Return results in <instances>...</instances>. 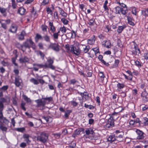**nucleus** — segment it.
Instances as JSON below:
<instances>
[{"mask_svg": "<svg viewBox=\"0 0 148 148\" xmlns=\"http://www.w3.org/2000/svg\"><path fill=\"white\" fill-rule=\"evenodd\" d=\"M31 47L34 50L36 49L35 45L31 38L27 39L22 44L18 45V48L23 52L26 51L27 49H29Z\"/></svg>", "mask_w": 148, "mask_h": 148, "instance_id": "f257e3e1", "label": "nucleus"}, {"mask_svg": "<svg viewBox=\"0 0 148 148\" xmlns=\"http://www.w3.org/2000/svg\"><path fill=\"white\" fill-rule=\"evenodd\" d=\"M53 101V98L50 97H42L41 99H38L35 101L37 104V107H40L41 106L44 107L46 104Z\"/></svg>", "mask_w": 148, "mask_h": 148, "instance_id": "f03ea898", "label": "nucleus"}, {"mask_svg": "<svg viewBox=\"0 0 148 148\" xmlns=\"http://www.w3.org/2000/svg\"><path fill=\"white\" fill-rule=\"evenodd\" d=\"M48 138L47 134L45 132H42L41 133L40 136L37 137V140L43 143H45Z\"/></svg>", "mask_w": 148, "mask_h": 148, "instance_id": "7ed1b4c3", "label": "nucleus"}, {"mask_svg": "<svg viewBox=\"0 0 148 148\" xmlns=\"http://www.w3.org/2000/svg\"><path fill=\"white\" fill-rule=\"evenodd\" d=\"M70 47L71 48L70 51L73 54L78 56L80 53L81 50L79 47H76L73 45H71Z\"/></svg>", "mask_w": 148, "mask_h": 148, "instance_id": "20e7f679", "label": "nucleus"}, {"mask_svg": "<svg viewBox=\"0 0 148 148\" xmlns=\"http://www.w3.org/2000/svg\"><path fill=\"white\" fill-rule=\"evenodd\" d=\"M136 132L137 135V139L138 140L143 139L145 137L144 133L140 130L137 129Z\"/></svg>", "mask_w": 148, "mask_h": 148, "instance_id": "39448f33", "label": "nucleus"}, {"mask_svg": "<svg viewBox=\"0 0 148 148\" xmlns=\"http://www.w3.org/2000/svg\"><path fill=\"white\" fill-rule=\"evenodd\" d=\"M47 62L49 63L48 64H47V63L45 64V65L47 66V68H49L52 70L55 69V67L53 65V64L54 62V60L50 58L47 59Z\"/></svg>", "mask_w": 148, "mask_h": 148, "instance_id": "423d86ee", "label": "nucleus"}, {"mask_svg": "<svg viewBox=\"0 0 148 148\" xmlns=\"http://www.w3.org/2000/svg\"><path fill=\"white\" fill-rule=\"evenodd\" d=\"M49 48H51L56 51H58L60 50L59 45L55 43H51L49 47Z\"/></svg>", "mask_w": 148, "mask_h": 148, "instance_id": "0eeeda50", "label": "nucleus"}, {"mask_svg": "<svg viewBox=\"0 0 148 148\" xmlns=\"http://www.w3.org/2000/svg\"><path fill=\"white\" fill-rule=\"evenodd\" d=\"M17 29V26L15 24H12L9 30V31L12 33H15Z\"/></svg>", "mask_w": 148, "mask_h": 148, "instance_id": "6e6552de", "label": "nucleus"}, {"mask_svg": "<svg viewBox=\"0 0 148 148\" xmlns=\"http://www.w3.org/2000/svg\"><path fill=\"white\" fill-rule=\"evenodd\" d=\"M30 136L28 134H25L23 135V138L25 139L24 141L26 143L29 144L31 142V140L29 139Z\"/></svg>", "mask_w": 148, "mask_h": 148, "instance_id": "1a4fd4ad", "label": "nucleus"}, {"mask_svg": "<svg viewBox=\"0 0 148 148\" xmlns=\"http://www.w3.org/2000/svg\"><path fill=\"white\" fill-rule=\"evenodd\" d=\"M95 41V35H93L90 39H88V43L90 45H93Z\"/></svg>", "mask_w": 148, "mask_h": 148, "instance_id": "9d476101", "label": "nucleus"}, {"mask_svg": "<svg viewBox=\"0 0 148 148\" xmlns=\"http://www.w3.org/2000/svg\"><path fill=\"white\" fill-rule=\"evenodd\" d=\"M103 45L104 46L107 48H109L111 47V42L109 40H104L103 42Z\"/></svg>", "mask_w": 148, "mask_h": 148, "instance_id": "9b49d317", "label": "nucleus"}, {"mask_svg": "<svg viewBox=\"0 0 148 148\" xmlns=\"http://www.w3.org/2000/svg\"><path fill=\"white\" fill-rule=\"evenodd\" d=\"M108 141L112 143L116 140V137L115 135H112L109 136L107 139Z\"/></svg>", "mask_w": 148, "mask_h": 148, "instance_id": "f8f14e48", "label": "nucleus"}, {"mask_svg": "<svg viewBox=\"0 0 148 148\" xmlns=\"http://www.w3.org/2000/svg\"><path fill=\"white\" fill-rule=\"evenodd\" d=\"M123 133L121 132L120 134L115 135L116 140L121 141L122 140L123 137Z\"/></svg>", "mask_w": 148, "mask_h": 148, "instance_id": "ddd939ff", "label": "nucleus"}, {"mask_svg": "<svg viewBox=\"0 0 148 148\" xmlns=\"http://www.w3.org/2000/svg\"><path fill=\"white\" fill-rule=\"evenodd\" d=\"M21 82V80L18 77H15L14 84L17 86L18 87L20 85Z\"/></svg>", "mask_w": 148, "mask_h": 148, "instance_id": "4468645a", "label": "nucleus"}, {"mask_svg": "<svg viewBox=\"0 0 148 148\" xmlns=\"http://www.w3.org/2000/svg\"><path fill=\"white\" fill-rule=\"evenodd\" d=\"M83 46V51L84 53H87L90 49V47L89 45L86 46L85 45H82Z\"/></svg>", "mask_w": 148, "mask_h": 148, "instance_id": "2eb2a0df", "label": "nucleus"}, {"mask_svg": "<svg viewBox=\"0 0 148 148\" xmlns=\"http://www.w3.org/2000/svg\"><path fill=\"white\" fill-rule=\"evenodd\" d=\"M26 34L25 32L22 31L18 36V39L20 40H23L24 39V36Z\"/></svg>", "mask_w": 148, "mask_h": 148, "instance_id": "dca6fc26", "label": "nucleus"}, {"mask_svg": "<svg viewBox=\"0 0 148 148\" xmlns=\"http://www.w3.org/2000/svg\"><path fill=\"white\" fill-rule=\"evenodd\" d=\"M49 25L50 26V30L52 33L55 32L56 31V27L53 25V23L49 21Z\"/></svg>", "mask_w": 148, "mask_h": 148, "instance_id": "f3484780", "label": "nucleus"}, {"mask_svg": "<svg viewBox=\"0 0 148 148\" xmlns=\"http://www.w3.org/2000/svg\"><path fill=\"white\" fill-rule=\"evenodd\" d=\"M7 10V8L0 7V12L3 14V16H5L7 15L6 12Z\"/></svg>", "mask_w": 148, "mask_h": 148, "instance_id": "a211bd4d", "label": "nucleus"}, {"mask_svg": "<svg viewBox=\"0 0 148 148\" xmlns=\"http://www.w3.org/2000/svg\"><path fill=\"white\" fill-rule=\"evenodd\" d=\"M58 8L60 13V14L64 17H66L67 16V14L60 7H58Z\"/></svg>", "mask_w": 148, "mask_h": 148, "instance_id": "6ab92c4d", "label": "nucleus"}, {"mask_svg": "<svg viewBox=\"0 0 148 148\" xmlns=\"http://www.w3.org/2000/svg\"><path fill=\"white\" fill-rule=\"evenodd\" d=\"M25 12V9L23 7H21L18 10V13L21 15L24 14Z\"/></svg>", "mask_w": 148, "mask_h": 148, "instance_id": "aec40b11", "label": "nucleus"}, {"mask_svg": "<svg viewBox=\"0 0 148 148\" xmlns=\"http://www.w3.org/2000/svg\"><path fill=\"white\" fill-rule=\"evenodd\" d=\"M19 60L20 63H25L28 62L29 59L27 57L25 56L20 58Z\"/></svg>", "mask_w": 148, "mask_h": 148, "instance_id": "412c9836", "label": "nucleus"}, {"mask_svg": "<svg viewBox=\"0 0 148 148\" xmlns=\"http://www.w3.org/2000/svg\"><path fill=\"white\" fill-rule=\"evenodd\" d=\"M127 20L128 23L130 25L134 26V23L132 21V18L131 16H127Z\"/></svg>", "mask_w": 148, "mask_h": 148, "instance_id": "4be33fe9", "label": "nucleus"}, {"mask_svg": "<svg viewBox=\"0 0 148 148\" xmlns=\"http://www.w3.org/2000/svg\"><path fill=\"white\" fill-rule=\"evenodd\" d=\"M126 27L125 25H123L122 26H119L117 29V31L119 33H121L122 31Z\"/></svg>", "mask_w": 148, "mask_h": 148, "instance_id": "5701e85b", "label": "nucleus"}, {"mask_svg": "<svg viewBox=\"0 0 148 148\" xmlns=\"http://www.w3.org/2000/svg\"><path fill=\"white\" fill-rule=\"evenodd\" d=\"M33 65L35 66H37L39 68H47V66L45 64H34Z\"/></svg>", "mask_w": 148, "mask_h": 148, "instance_id": "b1692460", "label": "nucleus"}, {"mask_svg": "<svg viewBox=\"0 0 148 148\" xmlns=\"http://www.w3.org/2000/svg\"><path fill=\"white\" fill-rule=\"evenodd\" d=\"M86 134L88 135L90 134H92L94 133V132L92 129L91 128L87 129L85 131Z\"/></svg>", "mask_w": 148, "mask_h": 148, "instance_id": "393cba45", "label": "nucleus"}, {"mask_svg": "<svg viewBox=\"0 0 148 148\" xmlns=\"http://www.w3.org/2000/svg\"><path fill=\"white\" fill-rule=\"evenodd\" d=\"M88 24L90 26H94L96 23L95 19L94 18H92L89 19V20Z\"/></svg>", "mask_w": 148, "mask_h": 148, "instance_id": "a878e982", "label": "nucleus"}, {"mask_svg": "<svg viewBox=\"0 0 148 148\" xmlns=\"http://www.w3.org/2000/svg\"><path fill=\"white\" fill-rule=\"evenodd\" d=\"M108 2L107 0H106L104 3L103 8L104 9V10L106 11H108L109 9L107 6Z\"/></svg>", "mask_w": 148, "mask_h": 148, "instance_id": "bb28decb", "label": "nucleus"}, {"mask_svg": "<svg viewBox=\"0 0 148 148\" xmlns=\"http://www.w3.org/2000/svg\"><path fill=\"white\" fill-rule=\"evenodd\" d=\"M127 8H121L120 12H121L122 14L125 15V14L127 13Z\"/></svg>", "mask_w": 148, "mask_h": 148, "instance_id": "cd10ccee", "label": "nucleus"}, {"mask_svg": "<svg viewBox=\"0 0 148 148\" xmlns=\"http://www.w3.org/2000/svg\"><path fill=\"white\" fill-rule=\"evenodd\" d=\"M30 81L32 83H33L34 84L37 85L39 84V82L38 80L32 78L30 80Z\"/></svg>", "mask_w": 148, "mask_h": 148, "instance_id": "c85d7f7f", "label": "nucleus"}, {"mask_svg": "<svg viewBox=\"0 0 148 148\" xmlns=\"http://www.w3.org/2000/svg\"><path fill=\"white\" fill-rule=\"evenodd\" d=\"M125 86V85L123 83H118L117 84V87L118 88L120 89H121L124 88Z\"/></svg>", "mask_w": 148, "mask_h": 148, "instance_id": "c756f323", "label": "nucleus"}, {"mask_svg": "<svg viewBox=\"0 0 148 148\" xmlns=\"http://www.w3.org/2000/svg\"><path fill=\"white\" fill-rule=\"evenodd\" d=\"M121 8L119 6H117L115 8L114 10L115 13L116 14H120Z\"/></svg>", "mask_w": 148, "mask_h": 148, "instance_id": "7c9ffc66", "label": "nucleus"}, {"mask_svg": "<svg viewBox=\"0 0 148 148\" xmlns=\"http://www.w3.org/2000/svg\"><path fill=\"white\" fill-rule=\"evenodd\" d=\"M35 52L36 53L37 55H39L41 58H44L45 54L42 51H40L37 50Z\"/></svg>", "mask_w": 148, "mask_h": 148, "instance_id": "2f4dec72", "label": "nucleus"}, {"mask_svg": "<svg viewBox=\"0 0 148 148\" xmlns=\"http://www.w3.org/2000/svg\"><path fill=\"white\" fill-rule=\"evenodd\" d=\"M144 122H143V125L147 126L148 125V118L147 117H144L143 118Z\"/></svg>", "mask_w": 148, "mask_h": 148, "instance_id": "473e14b6", "label": "nucleus"}, {"mask_svg": "<svg viewBox=\"0 0 148 148\" xmlns=\"http://www.w3.org/2000/svg\"><path fill=\"white\" fill-rule=\"evenodd\" d=\"M42 39V37L41 36V35L38 34H36V37H35V40L36 42H37L38 41V40L39 39Z\"/></svg>", "mask_w": 148, "mask_h": 148, "instance_id": "72a5a7b5", "label": "nucleus"}, {"mask_svg": "<svg viewBox=\"0 0 148 148\" xmlns=\"http://www.w3.org/2000/svg\"><path fill=\"white\" fill-rule=\"evenodd\" d=\"M23 97L24 100L27 102H31V100L29 98H28L25 95H23Z\"/></svg>", "mask_w": 148, "mask_h": 148, "instance_id": "f704fd0d", "label": "nucleus"}, {"mask_svg": "<svg viewBox=\"0 0 148 148\" xmlns=\"http://www.w3.org/2000/svg\"><path fill=\"white\" fill-rule=\"evenodd\" d=\"M92 50L95 52V55H96L97 53H99V48L98 47L96 48H92Z\"/></svg>", "mask_w": 148, "mask_h": 148, "instance_id": "c9c22d12", "label": "nucleus"}, {"mask_svg": "<svg viewBox=\"0 0 148 148\" xmlns=\"http://www.w3.org/2000/svg\"><path fill=\"white\" fill-rule=\"evenodd\" d=\"M108 123L114 125V120L112 117H110L108 119Z\"/></svg>", "mask_w": 148, "mask_h": 148, "instance_id": "e433bc0d", "label": "nucleus"}, {"mask_svg": "<svg viewBox=\"0 0 148 148\" xmlns=\"http://www.w3.org/2000/svg\"><path fill=\"white\" fill-rule=\"evenodd\" d=\"M45 40L47 42H49L50 41V37L47 35H45L43 37Z\"/></svg>", "mask_w": 148, "mask_h": 148, "instance_id": "4c0bfd02", "label": "nucleus"}, {"mask_svg": "<svg viewBox=\"0 0 148 148\" xmlns=\"http://www.w3.org/2000/svg\"><path fill=\"white\" fill-rule=\"evenodd\" d=\"M60 31L63 34L65 33L66 31V27L64 26H63L62 27H60Z\"/></svg>", "mask_w": 148, "mask_h": 148, "instance_id": "58836bf2", "label": "nucleus"}, {"mask_svg": "<svg viewBox=\"0 0 148 148\" xmlns=\"http://www.w3.org/2000/svg\"><path fill=\"white\" fill-rule=\"evenodd\" d=\"M26 103L24 102H22L21 104V108L24 111H25L26 110V108L25 107V106Z\"/></svg>", "mask_w": 148, "mask_h": 148, "instance_id": "ea45409f", "label": "nucleus"}, {"mask_svg": "<svg viewBox=\"0 0 148 148\" xmlns=\"http://www.w3.org/2000/svg\"><path fill=\"white\" fill-rule=\"evenodd\" d=\"M61 21L65 25H66L68 24V21L64 18L61 19Z\"/></svg>", "mask_w": 148, "mask_h": 148, "instance_id": "a19ab883", "label": "nucleus"}, {"mask_svg": "<svg viewBox=\"0 0 148 148\" xmlns=\"http://www.w3.org/2000/svg\"><path fill=\"white\" fill-rule=\"evenodd\" d=\"M53 34L52 35L53 36V38L54 39H58V37L59 36V34H58V33H56V32H54L53 33Z\"/></svg>", "mask_w": 148, "mask_h": 148, "instance_id": "79ce46f5", "label": "nucleus"}, {"mask_svg": "<svg viewBox=\"0 0 148 148\" xmlns=\"http://www.w3.org/2000/svg\"><path fill=\"white\" fill-rule=\"evenodd\" d=\"M16 130L17 131L21 132H23L25 130V127H21V128H16Z\"/></svg>", "mask_w": 148, "mask_h": 148, "instance_id": "37998d69", "label": "nucleus"}, {"mask_svg": "<svg viewBox=\"0 0 148 148\" xmlns=\"http://www.w3.org/2000/svg\"><path fill=\"white\" fill-rule=\"evenodd\" d=\"M47 28V26L46 25H41V29L43 31L46 32Z\"/></svg>", "mask_w": 148, "mask_h": 148, "instance_id": "c03bdc74", "label": "nucleus"}, {"mask_svg": "<svg viewBox=\"0 0 148 148\" xmlns=\"http://www.w3.org/2000/svg\"><path fill=\"white\" fill-rule=\"evenodd\" d=\"M99 77L101 78V79H103L105 76L104 75L103 73L102 72L100 71L99 73Z\"/></svg>", "mask_w": 148, "mask_h": 148, "instance_id": "a18cd8bd", "label": "nucleus"}, {"mask_svg": "<svg viewBox=\"0 0 148 148\" xmlns=\"http://www.w3.org/2000/svg\"><path fill=\"white\" fill-rule=\"evenodd\" d=\"M12 6L13 9H15L16 8V5L15 3V1H12Z\"/></svg>", "mask_w": 148, "mask_h": 148, "instance_id": "49530a36", "label": "nucleus"}, {"mask_svg": "<svg viewBox=\"0 0 148 148\" xmlns=\"http://www.w3.org/2000/svg\"><path fill=\"white\" fill-rule=\"evenodd\" d=\"M119 61L118 60H115L114 64V66L115 67H117L119 65Z\"/></svg>", "mask_w": 148, "mask_h": 148, "instance_id": "de8ad7c7", "label": "nucleus"}, {"mask_svg": "<svg viewBox=\"0 0 148 148\" xmlns=\"http://www.w3.org/2000/svg\"><path fill=\"white\" fill-rule=\"evenodd\" d=\"M46 11L47 14H50L51 15L52 14V11L49 8H47L46 9Z\"/></svg>", "mask_w": 148, "mask_h": 148, "instance_id": "09e8293b", "label": "nucleus"}, {"mask_svg": "<svg viewBox=\"0 0 148 148\" xmlns=\"http://www.w3.org/2000/svg\"><path fill=\"white\" fill-rule=\"evenodd\" d=\"M77 82H78L75 79H72L70 80V84L74 85Z\"/></svg>", "mask_w": 148, "mask_h": 148, "instance_id": "8fccbe9b", "label": "nucleus"}, {"mask_svg": "<svg viewBox=\"0 0 148 148\" xmlns=\"http://www.w3.org/2000/svg\"><path fill=\"white\" fill-rule=\"evenodd\" d=\"M0 128L3 131H6L7 130V128L3 125H0Z\"/></svg>", "mask_w": 148, "mask_h": 148, "instance_id": "3c124183", "label": "nucleus"}, {"mask_svg": "<svg viewBox=\"0 0 148 148\" xmlns=\"http://www.w3.org/2000/svg\"><path fill=\"white\" fill-rule=\"evenodd\" d=\"M147 93L145 90H144V91H143L141 94V96L143 97H147Z\"/></svg>", "mask_w": 148, "mask_h": 148, "instance_id": "603ef678", "label": "nucleus"}, {"mask_svg": "<svg viewBox=\"0 0 148 148\" xmlns=\"http://www.w3.org/2000/svg\"><path fill=\"white\" fill-rule=\"evenodd\" d=\"M16 58H12V63L14 64V65L18 67V64L15 62Z\"/></svg>", "mask_w": 148, "mask_h": 148, "instance_id": "864d4df0", "label": "nucleus"}, {"mask_svg": "<svg viewBox=\"0 0 148 148\" xmlns=\"http://www.w3.org/2000/svg\"><path fill=\"white\" fill-rule=\"evenodd\" d=\"M143 56L145 59L146 60H148V53L146 52L144 53L143 54Z\"/></svg>", "mask_w": 148, "mask_h": 148, "instance_id": "5fc2aeb1", "label": "nucleus"}, {"mask_svg": "<svg viewBox=\"0 0 148 148\" xmlns=\"http://www.w3.org/2000/svg\"><path fill=\"white\" fill-rule=\"evenodd\" d=\"M27 146V144L26 143L24 142L22 143L20 145V147H21L24 148Z\"/></svg>", "mask_w": 148, "mask_h": 148, "instance_id": "6e6d98bb", "label": "nucleus"}, {"mask_svg": "<svg viewBox=\"0 0 148 148\" xmlns=\"http://www.w3.org/2000/svg\"><path fill=\"white\" fill-rule=\"evenodd\" d=\"M8 86H3L0 89H1V90H3L4 91H5L8 89Z\"/></svg>", "mask_w": 148, "mask_h": 148, "instance_id": "4d7b16f0", "label": "nucleus"}, {"mask_svg": "<svg viewBox=\"0 0 148 148\" xmlns=\"http://www.w3.org/2000/svg\"><path fill=\"white\" fill-rule=\"evenodd\" d=\"M1 27L4 29L6 30L7 28V27L6 24L5 23H1Z\"/></svg>", "mask_w": 148, "mask_h": 148, "instance_id": "13d9d810", "label": "nucleus"}, {"mask_svg": "<svg viewBox=\"0 0 148 148\" xmlns=\"http://www.w3.org/2000/svg\"><path fill=\"white\" fill-rule=\"evenodd\" d=\"M135 63V64L137 66H141V63L138 60L136 61Z\"/></svg>", "mask_w": 148, "mask_h": 148, "instance_id": "bf43d9fd", "label": "nucleus"}, {"mask_svg": "<svg viewBox=\"0 0 148 148\" xmlns=\"http://www.w3.org/2000/svg\"><path fill=\"white\" fill-rule=\"evenodd\" d=\"M4 108L3 103L1 102H0V111H2Z\"/></svg>", "mask_w": 148, "mask_h": 148, "instance_id": "052dcab7", "label": "nucleus"}, {"mask_svg": "<svg viewBox=\"0 0 148 148\" xmlns=\"http://www.w3.org/2000/svg\"><path fill=\"white\" fill-rule=\"evenodd\" d=\"M53 16L54 18L56 19H57L58 18V14L57 12L56 11L54 12Z\"/></svg>", "mask_w": 148, "mask_h": 148, "instance_id": "680f3d73", "label": "nucleus"}, {"mask_svg": "<svg viewBox=\"0 0 148 148\" xmlns=\"http://www.w3.org/2000/svg\"><path fill=\"white\" fill-rule=\"evenodd\" d=\"M74 132H75L77 135H78L80 134V131L79 130V128H78L76 129Z\"/></svg>", "mask_w": 148, "mask_h": 148, "instance_id": "e2e57ef3", "label": "nucleus"}, {"mask_svg": "<svg viewBox=\"0 0 148 148\" xmlns=\"http://www.w3.org/2000/svg\"><path fill=\"white\" fill-rule=\"evenodd\" d=\"M50 117L48 116H42V118L43 119L45 120L47 122H49V119Z\"/></svg>", "mask_w": 148, "mask_h": 148, "instance_id": "0e129e2a", "label": "nucleus"}, {"mask_svg": "<svg viewBox=\"0 0 148 148\" xmlns=\"http://www.w3.org/2000/svg\"><path fill=\"white\" fill-rule=\"evenodd\" d=\"M110 29V28L108 26H106L104 29V31L106 32H108Z\"/></svg>", "mask_w": 148, "mask_h": 148, "instance_id": "69168bd1", "label": "nucleus"}, {"mask_svg": "<svg viewBox=\"0 0 148 148\" xmlns=\"http://www.w3.org/2000/svg\"><path fill=\"white\" fill-rule=\"evenodd\" d=\"M71 104L73 106L75 107L77 106L78 103L75 101H71Z\"/></svg>", "mask_w": 148, "mask_h": 148, "instance_id": "338daca9", "label": "nucleus"}, {"mask_svg": "<svg viewBox=\"0 0 148 148\" xmlns=\"http://www.w3.org/2000/svg\"><path fill=\"white\" fill-rule=\"evenodd\" d=\"M49 2V0H43L42 3V5H46Z\"/></svg>", "mask_w": 148, "mask_h": 148, "instance_id": "774afa93", "label": "nucleus"}]
</instances>
